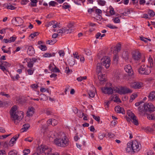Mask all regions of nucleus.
Instances as JSON below:
<instances>
[{
    "label": "nucleus",
    "instance_id": "ea45409f",
    "mask_svg": "<svg viewBox=\"0 0 155 155\" xmlns=\"http://www.w3.org/2000/svg\"><path fill=\"white\" fill-rule=\"evenodd\" d=\"M39 33L38 32H35L31 34L30 35L31 38H33L35 36H37L39 34Z\"/></svg>",
    "mask_w": 155,
    "mask_h": 155
},
{
    "label": "nucleus",
    "instance_id": "2f4dec72",
    "mask_svg": "<svg viewBox=\"0 0 155 155\" xmlns=\"http://www.w3.org/2000/svg\"><path fill=\"white\" fill-rule=\"evenodd\" d=\"M97 2L99 5L102 6H104L106 3L105 1L102 0H97Z\"/></svg>",
    "mask_w": 155,
    "mask_h": 155
},
{
    "label": "nucleus",
    "instance_id": "4be33fe9",
    "mask_svg": "<svg viewBox=\"0 0 155 155\" xmlns=\"http://www.w3.org/2000/svg\"><path fill=\"white\" fill-rule=\"evenodd\" d=\"M10 104L11 102L10 101L3 102L0 100V106H9L10 105Z\"/></svg>",
    "mask_w": 155,
    "mask_h": 155
},
{
    "label": "nucleus",
    "instance_id": "37998d69",
    "mask_svg": "<svg viewBox=\"0 0 155 155\" xmlns=\"http://www.w3.org/2000/svg\"><path fill=\"white\" fill-rule=\"evenodd\" d=\"M112 20L115 23H118L120 22V20L118 17H115V18H113Z\"/></svg>",
    "mask_w": 155,
    "mask_h": 155
},
{
    "label": "nucleus",
    "instance_id": "6e6552de",
    "mask_svg": "<svg viewBox=\"0 0 155 155\" xmlns=\"http://www.w3.org/2000/svg\"><path fill=\"white\" fill-rule=\"evenodd\" d=\"M130 85L134 89H139L143 87V83L140 82H135L131 84Z\"/></svg>",
    "mask_w": 155,
    "mask_h": 155
},
{
    "label": "nucleus",
    "instance_id": "338daca9",
    "mask_svg": "<svg viewBox=\"0 0 155 155\" xmlns=\"http://www.w3.org/2000/svg\"><path fill=\"white\" fill-rule=\"evenodd\" d=\"M31 87L33 88L37 89L38 88V84H33L31 85Z\"/></svg>",
    "mask_w": 155,
    "mask_h": 155
},
{
    "label": "nucleus",
    "instance_id": "393cba45",
    "mask_svg": "<svg viewBox=\"0 0 155 155\" xmlns=\"http://www.w3.org/2000/svg\"><path fill=\"white\" fill-rule=\"evenodd\" d=\"M0 64H2V65H4L6 68L10 67L11 65V64L6 61H0Z\"/></svg>",
    "mask_w": 155,
    "mask_h": 155
},
{
    "label": "nucleus",
    "instance_id": "f3484780",
    "mask_svg": "<svg viewBox=\"0 0 155 155\" xmlns=\"http://www.w3.org/2000/svg\"><path fill=\"white\" fill-rule=\"evenodd\" d=\"M35 53L34 49L32 46L28 47L27 51L28 54L30 56L33 55Z\"/></svg>",
    "mask_w": 155,
    "mask_h": 155
},
{
    "label": "nucleus",
    "instance_id": "6e6d98bb",
    "mask_svg": "<svg viewBox=\"0 0 155 155\" xmlns=\"http://www.w3.org/2000/svg\"><path fill=\"white\" fill-rule=\"evenodd\" d=\"M58 53L60 56L64 57V51L62 50H60L58 52Z\"/></svg>",
    "mask_w": 155,
    "mask_h": 155
},
{
    "label": "nucleus",
    "instance_id": "680f3d73",
    "mask_svg": "<svg viewBox=\"0 0 155 155\" xmlns=\"http://www.w3.org/2000/svg\"><path fill=\"white\" fill-rule=\"evenodd\" d=\"M74 26V24L73 23H70L67 25L68 28H72Z\"/></svg>",
    "mask_w": 155,
    "mask_h": 155
},
{
    "label": "nucleus",
    "instance_id": "49530a36",
    "mask_svg": "<svg viewBox=\"0 0 155 155\" xmlns=\"http://www.w3.org/2000/svg\"><path fill=\"white\" fill-rule=\"evenodd\" d=\"M87 79V77L86 76H84V77H80L79 78H77V80L79 81H81L83 80H85Z\"/></svg>",
    "mask_w": 155,
    "mask_h": 155
},
{
    "label": "nucleus",
    "instance_id": "aec40b11",
    "mask_svg": "<svg viewBox=\"0 0 155 155\" xmlns=\"http://www.w3.org/2000/svg\"><path fill=\"white\" fill-rule=\"evenodd\" d=\"M148 97L150 100H155V91L151 92L148 95Z\"/></svg>",
    "mask_w": 155,
    "mask_h": 155
},
{
    "label": "nucleus",
    "instance_id": "dca6fc26",
    "mask_svg": "<svg viewBox=\"0 0 155 155\" xmlns=\"http://www.w3.org/2000/svg\"><path fill=\"white\" fill-rule=\"evenodd\" d=\"M35 112V109L33 107H31L28 108V110L27 112V116L30 117H31Z\"/></svg>",
    "mask_w": 155,
    "mask_h": 155
},
{
    "label": "nucleus",
    "instance_id": "9d476101",
    "mask_svg": "<svg viewBox=\"0 0 155 155\" xmlns=\"http://www.w3.org/2000/svg\"><path fill=\"white\" fill-rule=\"evenodd\" d=\"M16 100L18 101V104L21 105H24L27 101V100L25 97L21 96L17 97Z\"/></svg>",
    "mask_w": 155,
    "mask_h": 155
},
{
    "label": "nucleus",
    "instance_id": "58836bf2",
    "mask_svg": "<svg viewBox=\"0 0 155 155\" xmlns=\"http://www.w3.org/2000/svg\"><path fill=\"white\" fill-rule=\"evenodd\" d=\"M58 3L54 1H51L49 3V5L50 6H55V5H57Z\"/></svg>",
    "mask_w": 155,
    "mask_h": 155
},
{
    "label": "nucleus",
    "instance_id": "412c9836",
    "mask_svg": "<svg viewBox=\"0 0 155 155\" xmlns=\"http://www.w3.org/2000/svg\"><path fill=\"white\" fill-rule=\"evenodd\" d=\"M127 113L128 117H130L131 121L132 120L133 117L134 118L136 117L135 114L130 110H128Z\"/></svg>",
    "mask_w": 155,
    "mask_h": 155
},
{
    "label": "nucleus",
    "instance_id": "f704fd0d",
    "mask_svg": "<svg viewBox=\"0 0 155 155\" xmlns=\"http://www.w3.org/2000/svg\"><path fill=\"white\" fill-rule=\"evenodd\" d=\"M13 138H12L9 142V146L12 147L13 146L14 144L15 143V141L13 140Z\"/></svg>",
    "mask_w": 155,
    "mask_h": 155
},
{
    "label": "nucleus",
    "instance_id": "de8ad7c7",
    "mask_svg": "<svg viewBox=\"0 0 155 155\" xmlns=\"http://www.w3.org/2000/svg\"><path fill=\"white\" fill-rule=\"evenodd\" d=\"M106 27H108L111 29H117V27L116 26H113L111 24H108L106 25Z\"/></svg>",
    "mask_w": 155,
    "mask_h": 155
},
{
    "label": "nucleus",
    "instance_id": "13d9d810",
    "mask_svg": "<svg viewBox=\"0 0 155 155\" xmlns=\"http://www.w3.org/2000/svg\"><path fill=\"white\" fill-rule=\"evenodd\" d=\"M110 13L111 15H113L115 14V12L114 9L112 7L111 8L110 11Z\"/></svg>",
    "mask_w": 155,
    "mask_h": 155
},
{
    "label": "nucleus",
    "instance_id": "20e7f679",
    "mask_svg": "<svg viewBox=\"0 0 155 155\" xmlns=\"http://www.w3.org/2000/svg\"><path fill=\"white\" fill-rule=\"evenodd\" d=\"M68 139L66 136H65L61 138L59 137L56 138L54 140L55 144L58 146L65 147L68 144Z\"/></svg>",
    "mask_w": 155,
    "mask_h": 155
},
{
    "label": "nucleus",
    "instance_id": "a18cd8bd",
    "mask_svg": "<svg viewBox=\"0 0 155 155\" xmlns=\"http://www.w3.org/2000/svg\"><path fill=\"white\" fill-rule=\"evenodd\" d=\"M143 107H154V106L151 103H145L143 104Z\"/></svg>",
    "mask_w": 155,
    "mask_h": 155
},
{
    "label": "nucleus",
    "instance_id": "0eeeda50",
    "mask_svg": "<svg viewBox=\"0 0 155 155\" xmlns=\"http://www.w3.org/2000/svg\"><path fill=\"white\" fill-rule=\"evenodd\" d=\"M12 24L16 26H20L22 25L23 23V20L20 17L15 18L12 21Z\"/></svg>",
    "mask_w": 155,
    "mask_h": 155
},
{
    "label": "nucleus",
    "instance_id": "6ab92c4d",
    "mask_svg": "<svg viewBox=\"0 0 155 155\" xmlns=\"http://www.w3.org/2000/svg\"><path fill=\"white\" fill-rule=\"evenodd\" d=\"M122 57L125 61L129 59V53L127 51H123L122 53Z\"/></svg>",
    "mask_w": 155,
    "mask_h": 155
},
{
    "label": "nucleus",
    "instance_id": "a211bd4d",
    "mask_svg": "<svg viewBox=\"0 0 155 155\" xmlns=\"http://www.w3.org/2000/svg\"><path fill=\"white\" fill-rule=\"evenodd\" d=\"M114 110L117 113L122 114H124L125 113V111L123 107H115Z\"/></svg>",
    "mask_w": 155,
    "mask_h": 155
},
{
    "label": "nucleus",
    "instance_id": "e2e57ef3",
    "mask_svg": "<svg viewBox=\"0 0 155 155\" xmlns=\"http://www.w3.org/2000/svg\"><path fill=\"white\" fill-rule=\"evenodd\" d=\"M10 135L11 134H9L7 135H2L1 136H0V139H3L4 138H6L7 137L10 136Z\"/></svg>",
    "mask_w": 155,
    "mask_h": 155
},
{
    "label": "nucleus",
    "instance_id": "ddd939ff",
    "mask_svg": "<svg viewBox=\"0 0 155 155\" xmlns=\"http://www.w3.org/2000/svg\"><path fill=\"white\" fill-rule=\"evenodd\" d=\"M120 94H125L131 93L132 91L127 87H121L120 88Z\"/></svg>",
    "mask_w": 155,
    "mask_h": 155
},
{
    "label": "nucleus",
    "instance_id": "c9c22d12",
    "mask_svg": "<svg viewBox=\"0 0 155 155\" xmlns=\"http://www.w3.org/2000/svg\"><path fill=\"white\" fill-rule=\"evenodd\" d=\"M38 48H40L42 51H45L47 50V47L45 45H41L38 46Z\"/></svg>",
    "mask_w": 155,
    "mask_h": 155
},
{
    "label": "nucleus",
    "instance_id": "423d86ee",
    "mask_svg": "<svg viewBox=\"0 0 155 155\" xmlns=\"http://www.w3.org/2000/svg\"><path fill=\"white\" fill-rule=\"evenodd\" d=\"M138 110L142 113L149 114L155 110V107H138Z\"/></svg>",
    "mask_w": 155,
    "mask_h": 155
},
{
    "label": "nucleus",
    "instance_id": "a878e982",
    "mask_svg": "<svg viewBox=\"0 0 155 155\" xmlns=\"http://www.w3.org/2000/svg\"><path fill=\"white\" fill-rule=\"evenodd\" d=\"M131 122L132 123L135 125L136 126H138L139 125V122L137 118V117L136 116L135 118H134L133 117V119L132 120Z\"/></svg>",
    "mask_w": 155,
    "mask_h": 155
},
{
    "label": "nucleus",
    "instance_id": "c756f323",
    "mask_svg": "<svg viewBox=\"0 0 155 155\" xmlns=\"http://www.w3.org/2000/svg\"><path fill=\"white\" fill-rule=\"evenodd\" d=\"M111 100L112 102L114 101L116 102H121V101L120 98L117 96H116L115 97H113Z\"/></svg>",
    "mask_w": 155,
    "mask_h": 155
},
{
    "label": "nucleus",
    "instance_id": "a19ab883",
    "mask_svg": "<svg viewBox=\"0 0 155 155\" xmlns=\"http://www.w3.org/2000/svg\"><path fill=\"white\" fill-rule=\"evenodd\" d=\"M56 22V21H51L47 23V24H46V26L47 27H49L51 25H53V24H54V23H55V22Z\"/></svg>",
    "mask_w": 155,
    "mask_h": 155
},
{
    "label": "nucleus",
    "instance_id": "4c0bfd02",
    "mask_svg": "<svg viewBox=\"0 0 155 155\" xmlns=\"http://www.w3.org/2000/svg\"><path fill=\"white\" fill-rule=\"evenodd\" d=\"M106 134H104L99 133L98 135V138L100 140H102L104 137H105Z\"/></svg>",
    "mask_w": 155,
    "mask_h": 155
},
{
    "label": "nucleus",
    "instance_id": "f8f14e48",
    "mask_svg": "<svg viewBox=\"0 0 155 155\" xmlns=\"http://www.w3.org/2000/svg\"><path fill=\"white\" fill-rule=\"evenodd\" d=\"M101 90L105 94H112L113 92L112 88L110 87H104L101 89Z\"/></svg>",
    "mask_w": 155,
    "mask_h": 155
},
{
    "label": "nucleus",
    "instance_id": "3c124183",
    "mask_svg": "<svg viewBox=\"0 0 155 155\" xmlns=\"http://www.w3.org/2000/svg\"><path fill=\"white\" fill-rule=\"evenodd\" d=\"M93 116V117L94 119L96 120L99 122L100 121V118L99 117V116H96L94 115H92Z\"/></svg>",
    "mask_w": 155,
    "mask_h": 155
},
{
    "label": "nucleus",
    "instance_id": "69168bd1",
    "mask_svg": "<svg viewBox=\"0 0 155 155\" xmlns=\"http://www.w3.org/2000/svg\"><path fill=\"white\" fill-rule=\"evenodd\" d=\"M85 52L86 54L87 55H90L91 54V51L88 49L86 50Z\"/></svg>",
    "mask_w": 155,
    "mask_h": 155
},
{
    "label": "nucleus",
    "instance_id": "052dcab7",
    "mask_svg": "<svg viewBox=\"0 0 155 155\" xmlns=\"http://www.w3.org/2000/svg\"><path fill=\"white\" fill-rule=\"evenodd\" d=\"M0 94L1 95H3V96H5L6 97H7V98H8L10 97V95L9 94H6L5 92H1L0 93Z\"/></svg>",
    "mask_w": 155,
    "mask_h": 155
},
{
    "label": "nucleus",
    "instance_id": "603ef678",
    "mask_svg": "<svg viewBox=\"0 0 155 155\" xmlns=\"http://www.w3.org/2000/svg\"><path fill=\"white\" fill-rule=\"evenodd\" d=\"M43 56L45 58L51 57H52L51 54L48 53H46L43 54Z\"/></svg>",
    "mask_w": 155,
    "mask_h": 155
},
{
    "label": "nucleus",
    "instance_id": "774afa93",
    "mask_svg": "<svg viewBox=\"0 0 155 155\" xmlns=\"http://www.w3.org/2000/svg\"><path fill=\"white\" fill-rule=\"evenodd\" d=\"M9 146V143L7 141H6L3 144V147L5 148H8Z\"/></svg>",
    "mask_w": 155,
    "mask_h": 155
},
{
    "label": "nucleus",
    "instance_id": "0e129e2a",
    "mask_svg": "<svg viewBox=\"0 0 155 155\" xmlns=\"http://www.w3.org/2000/svg\"><path fill=\"white\" fill-rule=\"evenodd\" d=\"M47 150L44 153L45 154H49L51 150V148H49V147H48Z\"/></svg>",
    "mask_w": 155,
    "mask_h": 155
},
{
    "label": "nucleus",
    "instance_id": "864d4df0",
    "mask_svg": "<svg viewBox=\"0 0 155 155\" xmlns=\"http://www.w3.org/2000/svg\"><path fill=\"white\" fill-rule=\"evenodd\" d=\"M30 152V150L29 149H27L26 150H24L23 151L24 153L23 155H27Z\"/></svg>",
    "mask_w": 155,
    "mask_h": 155
},
{
    "label": "nucleus",
    "instance_id": "72a5a7b5",
    "mask_svg": "<svg viewBox=\"0 0 155 155\" xmlns=\"http://www.w3.org/2000/svg\"><path fill=\"white\" fill-rule=\"evenodd\" d=\"M35 69L33 68H30L27 70L28 74L30 75L33 74Z\"/></svg>",
    "mask_w": 155,
    "mask_h": 155
},
{
    "label": "nucleus",
    "instance_id": "bf43d9fd",
    "mask_svg": "<svg viewBox=\"0 0 155 155\" xmlns=\"http://www.w3.org/2000/svg\"><path fill=\"white\" fill-rule=\"evenodd\" d=\"M113 60L115 63H117L118 61V57L117 55H115L114 56Z\"/></svg>",
    "mask_w": 155,
    "mask_h": 155
},
{
    "label": "nucleus",
    "instance_id": "1a4fd4ad",
    "mask_svg": "<svg viewBox=\"0 0 155 155\" xmlns=\"http://www.w3.org/2000/svg\"><path fill=\"white\" fill-rule=\"evenodd\" d=\"M141 57V54L139 51H134L132 53V58L135 61H139Z\"/></svg>",
    "mask_w": 155,
    "mask_h": 155
},
{
    "label": "nucleus",
    "instance_id": "7c9ffc66",
    "mask_svg": "<svg viewBox=\"0 0 155 155\" xmlns=\"http://www.w3.org/2000/svg\"><path fill=\"white\" fill-rule=\"evenodd\" d=\"M0 69H2V70L5 73H6L7 72H8V71L7 68L0 64Z\"/></svg>",
    "mask_w": 155,
    "mask_h": 155
},
{
    "label": "nucleus",
    "instance_id": "5fc2aeb1",
    "mask_svg": "<svg viewBox=\"0 0 155 155\" xmlns=\"http://www.w3.org/2000/svg\"><path fill=\"white\" fill-rule=\"evenodd\" d=\"M89 95L90 97H93L95 96V93L94 92L90 91L89 92Z\"/></svg>",
    "mask_w": 155,
    "mask_h": 155
},
{
    "label": "nucleus",
    "instance_id": "9b49d317",
    "mask_svg": "<svg viewBox=\"0 0 155 155\" xmlns=\"http://www.w3.org/2000/svg\"><path fill=\"white\" fill-rule=\"evenodd\" d=\"M48 147L45 145H41L40 146L38 147L37 149V152H39L40 153H44Z\"/></svg>",
    "mask_w": 155,
    "mask_h": 155
},
{
    "label": "nucleus",
    "instance_id": "4468645a",
    "mask_svg": "<svg viewBox=\"0 0 155 155\" xmlns=\"http://www.w3.org/2000/svg\"><path fill=\"white\" fill-rule=\"evenodd\" d=\"M98 78L101 84H103L105 82V74H103L102 73L98 74Z\"/></svg>",
    "mask_w": 155,
    "mask_h": 155
},
{
    "label": "nucleus",
    "instance_id": "cd10ccee",
    "mask_svg": "<svg viewBox=\"0 0 155 155\" xmlns=\"http://www.w3.org/2000/svg\"><path fill=\"white\" fill-rule=\"evenodd\" d=\"M30 4L31 7H36L38 2L37 0H30Z\"/></svg>",
    "mask_w": 155,
    "mask_h": 155
},
{
    "label": "nucleus",
    "instance_id": "8fccbe9b",
    "mask_svg": "<svg viewBox=\"0 0 155 155\" xmlns=\"http://www.w3.org/2000/svg\"><path fill=\"white\" fill-rule=\"evenodd\" d=\"M112 102V100H110L109 101H106L104 102L105 105L107 106V107H108L110 105V104Z\"/></svg>",
    "mask_w": 155,
    "mask_h": 155
},
{
    "label": "nucleus",
    "instance_id": "c85d7f7f",
    "mask_svg": "<svg viewBox=\"0 0 155 155\" xmlns=\"http://www.w3.org/2000/svg\"><path fill=\"white\" fill-rule=\"evenodd\" d=\"M113 92L115 91V93H118L119 94H120V89H119L118 87H114L112 88Z\"/></svg>",
    "mask_w": 155,
    "mask_h": 155
},
{
    "label": "nucleus",
    "instance_id": "7ed1b4c3",
    "mask_svg": "<svg viewBox=\"0 0 155 155\" xmlns=\"http://www.w3.org/2000/svg\"><path fill=\"white\" fill-rule=\"evenodd\" d=\"M17 107H12L9 113L12 120L15 123V120H18L19 113L21 114V115L20 116V119H21L24 117V114L22 111H19L17 110Z\"/></svg>",
    "mask_w": 155,
    "mask_h": 155
},
{
    "label": "nucleus",
    "instance_id": "2eb2a0df",
    "mask_svg": "<svg viewBox=\"0 0 155 155\" xmlns=\"http://www.w3.org/2000/svg\"><path fill=\"white\" fill-rule=\"evenodd\" d=\"M125 71L129 74V75H131L133 74V71L131 66L130 64H128L125 66L124 68Z\"/></svg>",
    "mask_w": 155,
    "mask_h": 155
},
{
    "label": "nucleus",
    "instance_id": "f03ea898",
    "mask_svg": "<svg viewBox=\"0 0 155 155\" xmlns=\"http://www.w3.org/2000/svg\"><path fill=\"white\" fill-rule=\"evenodd\" d=\"M141 145L138 142L135 140L132 142H130L127 144V147L126 149V151L128 152L134 153L137 152L140 150Z\"/></svg>",
    "mask_w": 155,
    "mask_h": 155
},
{
    "label": "nucleus",
    "instance_id": "bb28decb",
    "mask_svg": "<svg viewBox=\"0 0 155 155\" xmlns=\"http://www.w3.org/2000/svg\"><path fill=\"white\" fill-rule=\"evenodd\" d=\"M74 139L76 141H77L78 140H79V141H81L82 140L84 139L85 140H87V139L83 137L79 138L78 136H76L74 137Z\"/></svg>",
    "mask_w": 155,
    "mask_h": 155
},
{
    "label": "nucleus",
    "instance_id": "473e14b6",
    "mask_svg": "<svg viewBox=\"0 0 155 155\" xmlns=\"http://www.w3.org/2000/svg\"><path fill=\"white\" fill-rule=\"evenodd\" d=\"M62 8L64 9H66L70 8L71 6L68 5L67 3H64L62 6Z\"/></svg>",
    "mask_w": 155,
    "mask_h": 155
},
{
    "label": "nucleus",
    "instance_id": "39448f33",
    "mask_svg": "<svg viewBox=\"0 0 155 155\" xmlns=\"http://www.w3.org/2000/svg\"><path fill=\"white\" fill-rule=\"evenodd\" d=\"M138 71L139 73L142 75L149 74L151 71L150 67L144 65H142L138 69Z\"/></svg>",
    "mask_w": 155,
    "mask_h": 155
},
{
    "label": "nucleus",
    "instance_id": "4d7b16f0",
    "mask_svg": "<svg viewBox=\"0 0 155 155\" xmlns=\"http://www.w3.org/2000/svg\"><path fill=\"white\" fill-rule=\"evenodd\" d=\"M51 122H52V125L53 126H55L57 124L56 120L54 119H51Z\"/></svg>",
    "mask_w": 155,
    "mask_h": 155
},
{
    "label": "nucleus",
    "instance_id": "c03bdc74",
    "mask_svg": "<svg viewBox=\"0 0 155 155\" xmlns=\"http://www.w3.org/2000/svg\"><path fill=\"white\" fill-rule=\"evenodd\" d=\"M11 78L13 79V81L18 80L20 78L18 74H17L15 76H11Z\"/></svg>",
    "mask_w": 155,
    "mask_h": 155
},
{
    "label": "nucleus",
    "instance_id": "e433bc0d",
    "mask_svg": "<svg viewBox=\"0 0 155 155\" xmlns=\"http://www.w3.org/2000/svg\"><path fill=\"white\" fill-rule=\"evenodd\" d=\"M143 129L144 130V131L146 132H151L153 131L152 129L150 128L149 127H147L145 128H143Z\"/></svg>",
    "mask_w": 155,
    "mask_h": 155
},
{
    "label": "nucleus",
    "instance_id": "5701e85b",
    "mask_svg": "<svg viewBox=\"0 0 155 155\" xmlns=\"http://www.w3.org/2000/svg\"><path fill=\"white\" fill-rule=\"evenodd\" d=\"M4 6H5V7L8 9L14 10L16 8V7L11 5V4L10 3H9V5H6L5 4L4 5Z\"/></svg>",
    "mask_w": 155,
    "mask_h": 155
},
{
    "label": "nucleus",
    "instance_id": "09e8293b",
    "mask_svg": "<svg viewBox=\"0 0 155 155\" xmlns=\"http://www.w3.org/2000/svg\"><path fill=\"white\" fill-rule=\"evenodd\" d=\"M121 49V44H118L117 45L115 50H116L117 52H119L120 51Z\"/></svg>",
    "mask_w": 155,
    "mask_h": 155
},
{
    "label": "nucleus",
    "instance_id": "f257e3e1",
    "mask_svg": "<svg viewBox=\"0 0 155 155\" xmlns=\"http://www.w3.org/2000/svg\"><path fill=\"white\" fill-rule=\"evenodd\" d=\"M102 63H98L97 64L96 71L98 74L101 73L103 71L102 65L103 64L107 69L108 68L110 65V58L105 56L101 59Z\"/></svg>",
    "mask_w": 155,
    "mask_h": 155
},
{
    "label": "nucleus",
    "instance_id": "b1692460",
    "mask_svg": "<svg viewBox=\"0 0 155 155\" xmlns=\"http://www.w3.org/2000/svg\"><path fill=\"white\" fill-rule=\"evenodd\" d=\"M30 125L29 124H25L23 125V127L22 129L21 130H23L22 132L25 131H26L30 127Z\"/></svg>",
    "mask_w": 155,
    "mask_h": 155
},
{
    "label": "nucleus",
    "instance_id": "79ce46f5",
    "mask_svg": "<svg viewBox=\"0 0 155 155\" xmlns=\"http://www.w3.org/2000/svg\"><path fill=\"white\" fill-rule=\"evenodd\" d=\"M16 37L15 36H13L12 37H10L8 39L9 41V43L11 42H14L16 40Z\"/></svg>",
    "mask_w": 155,
    "mask_h": 155
}]
</instances>
